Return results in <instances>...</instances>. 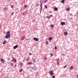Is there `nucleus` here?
<instances>
[{"mask_svg": "<svg viewBox=\"0 0 78 78\" xmlns=\"http://www.w3.org/2000/svg\"><path fill=\"white\" fill-rule=\"evenodd\" d=\"M10 37V32L8 31L7 32V34L5 35V39H8Z\"/></svg>", "mask_w": 78, "mask_h": 78, "instance_id": "obj_1", "label": "nucleus"}, {"mask_svg": "<svg viewBox=\"0 0 78 78\" xmlns=\"http://www.w3.org/2000/svg\"><path fill=\"white\" fill-rule=\"evenodd\" d=\"M40 3H41V5H40V7H41L40 13H41V12H42V2H41V1H40Z\"/></svg>", "mask_w": 78, "mask_h": 78, "instance_id": "obj_2", "label": "nucleus"}, {"mask_svg": "<svg viewBox=\"0 0 78 78\" xmlns=\"http://www.w3.org/2000/svg\"><path fill=\"white\" fill-rule=\"evenodd\" d=\"M49 73L50 75L51 76H52V75H53L54 74H53V73L52 70H51L50 72H49Z\"/></svg>", "mask_w": 78, "mask_h": 78, "instance_id": "obj_3", "label": "nucleus"}, {"mask_svg": "<svg viewBox=\"0 0 78 78\" xmlns=\"http://www.w3.org/2000/svg\"><path fill=\"white\" fill-rule=\"evenodd\" d=\"M32 64H33V63L31 62H29L27 63V65H32Z\"/></svg>", "mask_w": 78, "mask_h": 78, "instance_id": "obj_4", "label": "nucleus"}, {"mask_svg": "<svg viewBox=\"0 0 78 78\" xmlns=\"http://www.w3.org/2000/svg\"><path fill=\"white\" fill-rule=\"evenodd\" d=\"M56 60H57V65H59V59H57Z\"/></svg>", "mask_w": 78, "mask_h": 78, "instance_id": "obj_5", "label": "nucleus"}, {"mask_svg": "<svg viewBox=\"0 0 78 78\" xmlns=\"http://www.w3.org/2000/svg\"><path fill=\"white\" fill-rule=\"evenodd\" d=\"M18 46H19V45H18L15 46L13 48V49H16L18 47Z\"/></svg>", "mask_w": 78, "mask_h": 78, "instance_id": "obj_6", "label": "nucleus"}, {"mask_svg": "<svg viewBox=\"0 0 78 78\" xmlns=\"http://www.w3.org/2000/svg\"><path fill=\"white\" fill-rule=\"evenodd\" d=\"M66 24V23H65V22H62L61 23V25H64Z\"/></svg>", "mask_w": 78, "mask_h": 78, "instance_id": "obj_7", "label": "nucleus"}, {"mask_svg": "<svg viewBox=\"0 0 78 78\" xmlns=\"http://www.w3.org/2000/svg\"><path fill=\"white\" fill-rule=\"evenodd\" d=\"M34 40L36 41H39V39H38V38H37L36 37L34 38Z\"/></svg>", "mask_w": 78, "mask_h": 78, "instance_id": "obj_8", "label": "nucleus"}, {"mask_svg": "<svg viewBox=\"0 0 78 78\" xmlns=\"http://www.w3.org/2000/svg\"><path fill=\"white\" fill-rule=\"evenodd\" d=\"M36 69V67L35 66H34L32 68V69L33 70H35Z\"/></svg>", "mask_w": 78, "mask_h": 78, "instance_id": "obj_9", "label": "nucleus"}, {"mask_svg": "<svg viewBox=\"0 0 78 78\" xmlns=\"http://www.w3.org/2000/svg\"><path fill=\"white\" fill-rule=\"evenodd\" d=\"M64 34L66 36V35H67V34H68V33H67V32H65L64 33Z\"/></svg>", "mask_w": 78, "mask_h": 78, "instance_id": "obj_10", "label": "nucleus"}, {"mask_svg": "<svg viewBox=\"0 0 78 78\" xmlns=\"http://www.w3.org/2000/svg\"><path fill=\"white\" fill-rule=\"evenodd\" d=\"M24 39H25V37H23L21 39V41H23V40H24Z\"/></svg>", "mask_w": 78, "mask_h": 78, "instance_id": "obj_11", "label": "nucleus"}, {"mask_svg": "<svg viewBox=\"0 0 78 78\" xmlns=\"http://www.w3.org/2000/svg\"><path fill=\"white\" fill-rule=\"evenodd\" d=\"M49 41H51L52 40V38L51 37H50L48 38Z\"/></svg>", "mask_w": 78, "mask_h": 78, "instance_id": "obj_12", "label": "nucleus"}, {"mask_svg": "<svg viewBox=\"0 0 78 78\" xmlns=\"http://www.w3.org/2000/svg\"><path fill=\"white\" fill-rule=\"evenodd\" d=\"M16 61H17L16 59L14 58L13 60V62H16Z\"/></svg>", "mask_w": 78, "mask_h": 78, "instance_id": "obj_13", "label": "nucleus"}, {"mask_svg": "<svg viewBox=\"0 0 78 78\" xmlns=\"http://www.w3.org/2000/svg\"><path fill=\"white\" fill-rule=\"evenodd\" d=\"M33 62H34V63H35V62H36V59L33 58Z\"/></svg>", "mask_w": 78, "mask_h": 78, "instance_id": "obj_14", "label": "nucleus"}, {"mask_svg": "<svg viewBox=\"0 0 78 78\" xmlns=\"http://www.w3.org/2000/svg\"><path fill=\"white\" fill-rule=\"evenodd\" d=\"M1 61L2 62H5V60H4L1 58L0 59Z\"/></svg>", "mask_w": 78, "mask_h": 78, "instance_id": "obj_15", "label": "nucleus"}, {"mask_svg": "<svg viewBox=\"0 0 78 78\" xmlns=\"http://www.w3.org/2000/svg\"><path fill=\"white\" fill-rule=\"evenodd\" d=\"M6 40H5V41L3 42V44L4 45H5V43H6Z\"/></svg>", "mask_w": 78, "mask_h": 78, "instance_id": "obj_16", "label": "nucleus"}, {"mask_svg": "<svg viewBox=\"0 0 78 78\" xmlns=\"http://www.w3.org/2000/svg\"><path fill=\"white\" fill-rule=\"evenodd\" d=\"M73 66H71L70 68V69H71V70H72V69H73Z\"/></svg>", "mask_w": 78, "mask_h": 78, "instance_id": "obj_17", "label": "nucleus"}, {"mask_svg": "<svg viewBox=\"0 0 78 78\" xmlns=\"http://www.w3.org/2000/svg\"><path fill=\"white\" fill-rule=\"evenodd\" d=\"M54 27V25H52V24L51 25V28H53Z\"/></svg>", "mask_w": 78, "mask_h": 78, "instance_id": "obj_18", "label": "nucleus"}, {"mask_svg": "<svg viewBox=\"0 0 78 78\" xmlns=\"http://www.w3.org/2000/svg\"><path fill=\"white\" fill-rule=\"evenodd\" d=\"M50 55H51V57L52 56H53V54L52 53H51L50 54Z\"/></svg>", "mask_w": 78, "mask_h": 78, "instance_id": "obj_19", "label": "nucleus"}, {"mask_svg": "<svg viewBox=\"0 0 78 78\" xmlns=\"http://www.w3.org/2000/svg\"><path fill=\"white\" fill-rule=\"evenodd\" d=\"M22 71H23V69H20V72H22Z\"/></svg>", "mask_w": 78, "mask_h": 78, "instance_id": "obj_20", "label": "nucleus"}, {"mask_svg": "<svg viewBox=\"0 0 78 78\" xmlns=\"http://www.w3.org/2000/svg\"><path fill=\"white\" fill-rule=\"evenodd\" d=\"M64 0H62L61 1V2L62 3H64Z\"/></svg>", "mask_w": 78, "mask_h": 78, "instance_id": "obj_21", "label": "nucleus"}, {"mask_svg": "<svg viewBox=\"0 0 78 78\" xmlns=\"http://www.w3.org/2000/svg\"><path fill=\"white\" fill-rule=\"evenodd\" d=\"M54 10L55 11H57V10H58V8H54Z\"/></svg>", "mask_w": 78, "mask_h": 78, "instance_id": "obj_22", "label": "nucleus"}, {"mask_svg": "<svg viewBox=\"0 0 78 78\" xmlns=\"http://www.w3.org/2000/svg\"><path fill=\"white\" fill-rule=\"evenodd\" d=\"M24 7L25 8H27V5H24Z\"/></svg>", "mask_w": 78, "mask_h": 78, "instance_id": "obj_23", "label": "nucleus"}, {"mask_svg": "<svg viewBox=\"0 0 78 78\" xmlns=\"http://www.w3.org/2000/svg\"><path fill=\"white\" fill-rule=\"evenodd\" d=\"M48 1V0H45L44 1V3H46V2H47Z\"/></svg>", "mask_w": 78, "mask_h": 78, "instance_id": "obj_24", "label": "nucleus"}, {"mask_svg": "<svg viewBox=\"0 0 78 78\" xmlns=\"http://www.w3.org/2000/svg\"><path fill=\"white\" fill-rule=\"evenodd\" d=\"M20 64L21 66H22L23 65V63H22V62H20Z\"/></svg>", "mask_w": 78, "mask_h": 78, "instance_id": "obj_25", "label": "nucleus"}, {"mask_svg": "<svg viewBox=\"0 0 78 78\" xmlns=\"http://www.w3.org/2000/svg\"><path fill=\"white\" fill-rule=\"evenodd\" d=\"M67 65H66L65 66H64L63 67V68H66V67H67Z\"/></svg>", "mask_w": 78, "mask_h": 78, "instance_id": "obj_26", "label": "nucleus"}, {"mask_svg": "<svg viewBox=\"0 0 78 78\" xmlns=\"http://www.w3.org/2000/svg\"><path fill=\"white\" fill-rule=\"evenodd\" d=\"M8 9V8H5H5H4V10L5 11V10H6V9Z\"/></svg>", "mask_w": 78, "mask_h": 78, "instance_id": "obj_27", "label": "nucleus"}, {"mask_svg": "<svg viewBox=\"0 0 78 78\" xmlns=\"http://www.w3.org/2000/svg\"><path fill=\"white\" fill-rule=\"evenodd\" d=\"M46 17L47 18V19H50V16H47Z\"/></svg>", "mask_w": 78, "mask_h": 78, "instance_id": "obj_28", "label": "nucleus"}, {"mask_svg": "<svg viewBox=\"0 0 78 78\" xmlns=\"http://www.w3.org/2000/svg\"><path fill=\"white\" fill-rule=\"evenodd\" d=\"M44 7L45 8H46V9H47L48 8H47V5H44Z\"/></svg>", "mask_w": 78, "mask_h": 78, "instance_id": "obj_29", "label": "nucleus"}, {"mask_svg": "<svg viewBox=\"0 0 78 78\" xmlns=\"http://www.w3.org/2000/svg\"><path fill=\"white\" fill-rule=\"evenodd\" d=\"M46 43L47 44H48V41H46Z\"/></svg>", "mask_w": 78, "mask_h": 78, "instance_id": "obj_30", "label": "nucleus"}, {"mask_svg": "<svg viewBox=\"0 0 78 78\" xmlns=\"http://www.w3.org/2000/svg\"><path fill=\"white\" fill-rule=\"evenodd\" d=\"M70 8L69 7H68L67 8V10H68V11H69V9Z\"/></svg>", "mask_w": 78, "mask_h": 78, "instance_id": "obj_31", "label": "nucleus"}, {"mask_svg": "<svg viewBox=\"0 0 78 78\" xmlns=\"http://www.w3.org/2000/svg\"><path fill=\"white\" fill-rule=\"evenodd\" d=\"M11 66H13L14 65V63H11Z\"/></svg>", "mask_w": 78, "mask_h": 78, "instance_id": "obj_32", "label": "nucleus"}, {"mask_svg": "<svg viewBox=\"0 0 78 78\" xmlns=\"http://www.w3.org/2000/svg\"><path fill=\"white\" fill-rule=\"evenodd\" d=\"M44 60H47V58L46 57H44Z\"/></svg>", "mask_w": 78, "mask_h": 78, "instance_id": "obj_33", "label": "nucleus"}, {"mask_svg": "<svg viewBox=\"0 0 78 78\" xmlns=\"http://www.w3.org/2000/svg\"><path fill=\"white\" fill-rule=\"evenodd\" d=\"M55 50H56V49H57V47H56V46H55Z\"/></svg>", "mask_w": 78, "mask_h": 78, "instance_id": "obj_34", "label": "nucleus"}, {"mask_svg": "<svg viewBox=\"0 0 78 78\" xmlns=\"http://www.w3.org/2000/svg\"><path fill=\"white\" fill-rule=\"evenodd\" d=\"M55 78V76H53L52 77V78Z\"/></svg>", "mask_w": 78, "mask_h": 78, "instance_id": "obj_35", "label": "nucleus"}, {"mask_svg": "<svg viewBox=\"0 0 78 78\" xmlns=\"http://www.w3.org/2000/svg\"><path fill=\"white\" fill-rule=\"evenodd\" d=\"M11 7L12 8H14V6H11Z\"/></svg>", "mask_w": 78, "mask_h": 78, "instance_id": "obj_36", "label": "nucleus"}, {"mask_svg": "<svg viewBox=\"0 0 78 78\" xmlns=\"http://www.w3.org/2000/svg\"><path fill=\"white\" fill-rule=\"evenodd\" d=\"M13 14H14V12L12 13V15H13Z\"/></svg>", "mask_w": 78, "mask_h": 78, "instance_id": "obj_37", "label": "nucleus"}, {"mask_svg": "<svg viewBox=\"0 0 78 78\" xmlns=\"http://www.w3.org/2000/svg\"><path fill=\"white\" fill-rule=\"evenodd\" d=\"M76 78H78V75L76 76Z\"/></svg>", "mask_w": 78, "mask_h": 78, "instance_id": "obj_38", "label": "nucleus"}, {"mask_svg": "<svg viewBox=\"0 0 78 78\" xmlns=\"http://www.w3.org/2000/svg\"><path fill=\"white\" fill-rule=\"evenodd\" d=\"M23 16H24V15H25V13H23Z\"/></svg>", "mask_w": 78, "mask_h": 78, "instance_id": "obj_39", "label": "nucleus"}, {"mask_svg": "<svg viewBox=\"0 0 78 78\" xmlns=\"http://www.w3.org/2000/svg\"><path fill=\"white\" fill-rule=\"evenodd\" d=\"M29 55H31V53H29Z\"/></svg>", "mask_w": 78, "mask_h": 78, "instance_id": "obj_40", "label": "nucleus"}, {"mask_svg": "<svg viewBox=\"0 0 78 78\" xmlns=\"http://www.w3.org/2000/svg\"><path fill=\"white\" fill-rule=\"evenodd\" d=\"M50 16H51V17H53V16L51 15H50Z\"/></svg>", "mask_w": 78, "mask_h": 78, "instance_id": "obj_41", "label": "nucleus"}, {"mask_svg": "<svg viewBox=\"0 0 78 78\" xmlns=\"http://www.w3.org/2000/svg\"><path fill=\"white\" fill-rule=\"evenodd\" d=\"M16 66H17V65H16V64H15V67H16Z\"/></svg>", "mask_w": 78, "mask_h": 78, "instance_id": "obj_42", "label": "nucleus"}, {"mask_svg": "<svg viewBox=\"0 0 78 78\" xmlns=\"http://www.w3.org/2000/svg\"><path fill=\"white\" fill-rule=\"evenodd\" d=\"M26 60H27V61H28V59H27Z\"/></svg>", "mask_w": 78, "mask_h": 78, "instance_id": "obj_43", "label": "nucleus"}, {"mask_svg": "<svg viewBox=\"0 0 78 78\" xmlns=\"http://www.w3.org/2000/svg\"><path fill=\"white\" fill-rule=\"evenodd\" d=\"M62 55H64V54H62Z\"/></svg>", "mask_w": 78, "mask_h": 78, "instance_id": "obj_44", "label": "nucleus"}, {"mask_svg": "<svg viewBox=\"0 0 78 78\" xmlns=\"http://www.w3.org/2000/svg\"><path fill=\"white\" fill-rule=\"evenodd\" d=\"M71 16H72V14H70Z\"/></svg>", "mask_w": 78, "mask_h": 78, "instance_id": "obj_45", "label": "nucleus"}, {"mask_svg": "<svg viewBox=\"0 0 78 78\" xmlns=\"http://www.w3.org/2000/svg\"><path fill=\"white\" fill-rule=\"evenodd\" d=\"M9 1H10V0H9Z\"/></svg>", "mask_w": 78, "mask_h": 78, "instance_id": "obj_46", "label": "nucleus"}]
</instances>
